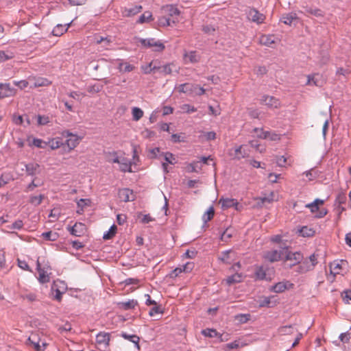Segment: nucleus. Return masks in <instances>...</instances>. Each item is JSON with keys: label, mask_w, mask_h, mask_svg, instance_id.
Returning a JSON list of instances; mask_svg holds the SVG:
<instances>
[{"label": "nucleus", "mask_w": 351, "mask_h": 351, "mask_svg": "<svg viewBox=\"0 0 351 351\" xmlns=\"http://www.w3.org/2000/svg\"><path fill=\"white\" fill-rule=\"evenodd\" d=\"M137 40L145 48L154 47V51L160 52L162 51L165 47V45L159 40H156L155 38H138Z\"/></svg>", "instance_id": "obj_1"}, {"label": "nucleus", "mask_w": 351, "mask_h": 351, "mask_svg": "<svg viewBox=\"0 0 351 351\" xmlns=\"http://www.w3.org/2000/svg\"><path fill=\"white\" fill-rule=\"evenodd\" d=\"M304 259L302 253L300 252H287L286 255L284 257L283 261L285 263L291 261V263L289 265V268H292L295 265H298Z\"/></svg>", "instance_id": "obj_2"}, {"label": "nucleus", "mask_w": 351, "mask_h": 351, "mask_svg": "<svg viewBox=\"0 0 351 351\" xmlns=\"http://www.w3.org/2000/svg\"><path fill=\"white\" fill-rule=\"evenodd\" d=\"M66 289V287L64 281H54L51 285V291L56 292V295L53 296V299L60 302L62 300V295L65 292Z\"/></svg>", "instance_id": "obj_3"}, {"label": "nucleus", "mask_w": 351, "mask_h": 351, "mask_svg": "<svg viewBox=\"0 0 351 351\" xmlns=\"http://www.w3.org/2000/svg\"><path fill=\"white\" fill-rule=\"evenodd\" d=\"M285 256L282 254V251L280 252L278 250H272L267 251L263 255V258L270 263H274L284 259Z\"/></svg>", "instance_id": "obj_4"}, {"label": "nucleus", "mask_w": 351, "mask_h": 351, "mask_svg": "<svg viewBox=\"0 0 351 351\" xmlns=\"http://www.w3.org/2000/svg\"><path fill=\"white\" fill-rule=\"evenodd\" d=\"M294 285L288 280H283L276 283L274 285L269 288V291L280 293L284 292L285 290L292 289Z\"/></svg>", "instance_id": "obj_5"}, {"label": "nucleus", "mask_w": 351, "mask_h": 351, "mask_svg": "<svg viewBox=\"0 0 351 351\" xmlns=\"http://www.w3.org/2000/svg\"><path fill=\"white\" fill-rule=\"evenodd\" d=\"M247 16L250 21L256 23L257 24L263 23L264 20L265 19V16L263 14L259 12L255 8H250L247 12Z\"/></svg>", "instance_id": "obj_6"}, {"label": "nucleus", "mask_w": 351, "mask_h": 351, "mask_svg": "<svg viewBox=\"0 0 351 351\" xmlns=\"http://www.w3.org/2000/svg\"><path fill=\"white\" fill-rule=\"evenodd\" d=\"M162 13L166 16L178 20L180 11L173 5H166L161 8Z\"/></svg>", "instance_id": "obj_7"}, {"label": "nucleus", "mask_w": 351, "mask_h": 351, "mask_svg": "<svg viewBox=\"0 0 351 351\" xmlns=\"http://www.w3.org/2000/svg\"><path fill=\"white\" fill-rule=\"evenodd\" d=\"M67 230L71 235L75 237L83 236L86 232V227L84 223L76 222L74 226L67 227Z\"/></svg>", "instance_id": "obj_8"}, {"label": "nucleus", "mask_w": 351, "mask_h": 351, "mask_svg": "<svg viewBox=\"0 0 351 351\" xmlns=\"http://www.w3.org/2000/svg\"><path fill=\"white\" fill-rule=\"evenodd\" d=\"M119 197L123 202H132L136 198V195L134 193L133 190L128 188H124L119 190L118 192Z\"/></svg>", "instance_id": "obj_9"}, {"label": "nucleus", "mask_w": 351, "mask_h": 351, "mask_svg": "<svg viewBox=\"0 0 351 351\" xmlns=\"http://www.w3.org/2000/svg\"><path fill=\"white\" fill-rule=\"evenodd\" d=\"M46 267H41V265L38 260L36 261V269L38 272L39 273V277H38V281L41 284H45L50 280V278L49 274H47V270L45 269Z\"/></svg>", "instance_id": "obj_10"}, {"label": "nucleus", "mask_w": 351, "mask_h": 351, "mask_svg": "<svg viewBox=\"0 0 351 351\" xmlns=\"http://www.w3.org/2000/svg\"><path fill=\"white\" fill-rule=\"evenodd\" d=\"M261 104H263L269 107L277 108L280 106L279 99L269 95H263L261 99Z\"/></svg>", "instance_id": "obj_11"}, {"label": "nucleus", "mask_w": 351, "mask_h": 351, "mask_svg": "<svg viewBox=\"0 0 351 351\" xmlns=\"http://www.w3.org/2000/svg\"><path fill=\"white\" fill-rule=\"evenodd\" d=\"M142 8L141 5H134L130 8L125 7L122 8L121 12L123 16L131 17L141 12Z\"/></svg>", "instance_id": "obj_12"}, {"label": "nucleus", "mask_w": 351, "mask_h": 351, "mask_svg": "<svg viewBox=\"0 0 351 351\" xmlns=\"http://www.w3.org/2000/svg\"><path fill=\"white\" fill-rule=\"evenodd\" d=\"M280 21L286 25H291L293 23H298L299 18L295 12H290L283 14L280 18Z\"/></svg>", "instance_id": "obj_13"}, {"label": "nucleus", "mask_w": 351, "mask_h": 351, "mask_svg": "<svg viewBox=\"0 0 351 351\" xmlns=\"http://www.w3.org/2000/svg\"><path fill=\"white\" fill-rule=\"evenodd\" d=\"M199 60L200 58L195 51H191L189 52L185 51L183 55V60L185 64L197 63Z\"/></svg>", "instance_id": "obj_14"}, {"label": "nucleus", "mask_w": 351, "mask_h": 351, "mask_svg": "<svg viewBox=\"0 0 351 351\" xmlns=\"http://www.w3.org/2000/svg\"><path fill=\"white\" fill-rule=\"evenodd\" d=\"M110 337V333L101 332L96 336V342L97 344L104 345L106 348L109 346Z\"/></svg>", "instance_id": "obj_15"}, {"label": "nucleus", "mask_w": 351, "mask_h": 351, "mask_svg": "<svg viewBox=\"0 0 351 351\" xmlns=\"http://www.w3.org/2000/svg\"><path fill=\"white\" fill-rule=\"evenodd\" d=\"M299 265L297 271L300 274H304L314 269L313 265H311L308 258L303 259Z\"/></svg>", "instance_id": "obj_16"}, {"label": "nucleus", "mask_w": 351, "mask_h": 351, "mask_svg": "<svg viewBox=\"0 0 351 351\" xmlns=\"http://www.w3.org/2000/svg\"><path fill=\"white\" fill-rule=\"evenodd\" d=\"M244 276L241 273L236 272L235 274L228 276L225 280L228 285L230 286L233 284L239 283L243 281Z\"/></svg>", "instance_id": "obj_17"}, {"label": "nucleus", "mask_w": 351, "mask_h": 351, "mask_svg": "<svg viewBox=\"0 0 351 351\" xmlns=\"http://www.w3.org/2000/svg\"><path fill=\"white\" fill-rule=\"evenodd\" d=\"M346 265H348V261L346 260H340L339 261H335L332 263H330L329 265L330 269V274L335 276L336 274H339V271L334 272L333 270H335L337 269H341L343 266Z\"/></svg>", "instance_id": "obj_18"}, {"label": "nucleus", "mask_w": 351, "mask_h": 351, "mask_svg": "<svg viewBox=\"0 0 351 351\" xmlns=\"http://www.w3.org/2000/svg\"><path fill=\"white\" fill-rule=\"evenodd\" d=\"M138 304V302L135 300H130L127 302H121L117 303V306L119 309L128 311L134 308Z\"/></svg>", "instance_id": "obj_19"}, {"label": "nucleus", "mask_w": 351, "mask_h": 351, "mask_svg": "<svg viewBox=\"0 0 351 351\" xmlns=\"http://www.w3.org/2000/svg\"><path fill=\"white\" fill-rule=\"evenodd\" d=\"M178 21L175 20L174 19H171L169 17L164 16L160 17L158 19V25L160 27H167L171 26L172 25H175Z\"/></svg>", "instance_id": "obj_20"}, {"label": "nucleus", "mask_w": 351, "mask_h": 351, "mask_svg": "<svg viewBox=\"0 0 351 351\" xmlns=\"http://www.w3.org/2000/svg\"><path fill=\"white\" fill-rule=\"evenodd\" d=\"M120 335L125 339H127V340L131 341L132 343H133L134 344V346L137 349H138V350L140 349V346H139L140 338L138 336H137L136 335H128L124 332H122Z\"/></svg>", "instance_id": "obj_21"}, {"label": "nucleus", "mask_w": 351, "mask_h": 351, "mask_svg": "<svg viewBox=\"0 0 351 351\" xmlns=\"http://www.w3.org/2000/svg\"><path fill=\"white\" fill-rule=\"evenodd\" d=\"M79 143L80 138L77 134H71V136L68 138L65 141V144L68 146L69 150L73 149Z\"/></svg>", "instance_id": "obj_22"}, {"label": "nucleus", "mask_w": 351, "mask_h": 351, "mask_svg": "<svg viewBox=\"0 0 351 351\" xmlns=\"http://www.w3.org/2000/svg\"><path fill=\"white\" fill-rule=\"evenodd\" d=\"M119 164L120 165V171L122 172H132V162L126 158H120Z\"/></svg>", "instance_id": "obj_23"}, {"label": "nucleus", "mask_w": 351, "mask_h": 351, "mask_svg": "<svg viewBox=\"0 0 351 351\" xmlns=\"http://www.w3.org/2000/svg\"><path fill=\"white\" fill-rule=\"evenodd\" d=\"M219 204H221V208L227 209L238 204L237 200L232 198H221L219 201Z\"/></svg>", "instance_id": "obj_24"}, {"label": "nucleus", "mask_w": 351, "mask_h": 351, "mask_svg": "<svg viewBox=\"0 0 351 351\" xmlns=\"http://www.w3.org/2000/svg\"><path fill=\"white\" fill-rule=\"evenodd\" d=\"M304 8V12L306 14H311V15L315 16L317 17H322L324 16V12L322 10H320L317 8H314V7H311V6H306Z\"/></svg>", "instance_id": "obj_25"}, {"label": "nucleus", "mask_w": 351, "mask_h": 351, "mask_svg": "<svg viewBox=\"0 0 351 351\" xmlns=\"http://www.w3.org/2000/svg\"><path fill=\"white\" fill-rule=\"evenodd\" d=\"M91 201L90 199H80L77 202V206L78 209L76 213L79 215H82L84 213V209L86 206H90Z\"/></svg>", "instance_id": "obj_26"}, {"label": "nucleus", "mask_w": 351, "mask_h": 351, "mask_svg": "<svg viewBox=\"0 0 351 351\" xmlns=\"http://www.w3.org/2000/svg\"><path fill=\"white\" fill-rule=\"evenodd\" d=\"M31 136L27 137V141H29V146H35L38 148L45 149L47 146V143L46 141H43L40 138H33L32 142H30Z\"/></svg>", "instance_id": "obj_27"}, {"label": "nucleus", "mask_w": 351, "mask_h": 351, "mask_svg": "<svg viewBox=\"0 0 351 351\" xmlns=\"http://www.w3.org/2000/svg\"><path fill=\"white\" fill-rule=\"evenodd\" d=\"M248 156L247 152L244 149L243 145H240L235 148L234 158L240 160Z\"/></svg>", "instance_id": "obj_28"}, {"label": "nucleus", "mask_w": 351, "mask_h": 351, "mask_svg": "<svg viewBox=\"0 0 351 351\" xmlns=\"http://www.w3.org/2000/svg\"><path fill=\"white\" fill-rule=\"evenodd\" d=\"M69 25H70V23L67 24L66 27H65V25H57L53 28V29L52 31L53 35L56 36H62L64 33H65L67 31Z\"/></svg>", "instance_id": "obj_29"}, {"label": "nucleus", "mask_w": 351, "mask_h": 351, "mask_svg": "<svg viewBox=\"0 0 351 351\" xmlns=\"http://www.w3.org/2000/svg\"><path fill=\"white\" fill-rule=\"evenodd\" d=\"M134 69L135 66L134 65H132L128 62H124L123 60H121L118 66V69L121 72H131L134 70Z\"/></svg>", "instance_id": "obj_30"}, {"label": "nucleus", "mask_w": 351, "mask_h": 351, "mask_svg": "<svg viewBox=\"0 0 351 351\" xmlns=\"http://www.w3.org/2000/svg\"><path fill=\"white\" fill-rule=\"evenodd\" d=\"M47 145H49L50 148L53 150L56 149L64 145V143L62 141V139L60 138H53L49 139V141L47 142Z\"/></svg>", "instance_id": "obj_31"}, {"label": "nucleus", "mask_w": 351, "mask_h": 351, "mask_svg": "<svg viewBox=\"0 0 351 351\" xmlns=\"http://www.w3.org/2000/svg\"><path fill=\"white\" fill-rule=\"evenodd\" d=\"M38 168L39 165L37 163H28L25 165L26 173L29 176H34Z\"/></svg>", "instance_id": "obj_32"}, {"label": "nucleus", "mask_w": 351, "mask_h": 351, "mask_svg": "<svg viewBox=\"0 0 351 351\" xmlns=\"http://www.w3.org/2000/svg\"><path fill=\"white\" fill-rule=\"evenodd\" d=\"M153 20H154V19H153L152 12L149 11H146L143 14H141L140 16V17L138 18V19L137 21V23H144L146 22L152 21Z\"/></svg>", "instance_id": "obj_33"}, {"label": "nucleus", "mask_w": 351, "mask_h": 351, "mask_svg": "<svg viewBox=\"0 0 351 351\" xmlns=\"http://www.w3.org/2000/svg\"><path fill=\"white\" fill-rule=\"evenodd\" d=\"M261 135L262 136H260L261 139L269 138L271 141H274L280 140V137H279L278 134H277L275 132L265 131V132H262Z\"/></svg>", "instance_id": "obj_34"}, {"label": "nucleus", "mask_w": 351, "mask_h": 351, "mask_svg": "<svg viewBox=\"0 0 351 351\" xmlns=\"http://www.w3.org/2000/svg\"><path fill=\"white\" fill-rule=\"evenodd\" d=\"M117 226L114 224H113L110 228V229L106 232H105L104 234L103 239L104 240H109V239H112L117 233Z\"/></svg>", "instance_id": "obj_35"}, {"label": "nucleus", "mask_w": 351, "mask_h": 351, "mask_svg": "<svg viewBox=\"0 0 351 351\" xmlns=\"http://www.w3.org/2000/svg\"><path fill=\"white\" fill-rule=\"evenodd\" d=\"M300 234L304 237H313L315 234V230L307 226H303L300 230Z\"/></svg>", "instance_id": "obj_36"}, {"label": "nucleus", "mask_w": 351, "mask_h": 351, "mask_svg": "<svg viewBox=\"0 0 351 351\" xmlns=\"http://www.w3.org/2000/svg\"><path fill=\"white\" fill-rule=\"evenodd\" d=\"M278 331L281 335H288L293 332V327L292 325H287L280 326Z\"/></svg>", "instance_id": "obj_37"}, {"label": "nucleus", "mask_w": 351, "mask_h": 351, "mask_svg": "<svg viewBox=\"0 0 351 351\" xmlns=\"http://www.w3.org/2000/svg\"><path fill=\"white\" fill-rule=\"evenodd\" d=\"M215 215V210L213 206H210L208 210L203 215L202 220L206 224L208 221H210Z\"/></svg>", "instance_id": "obj_38"}, {"label": "nucleus", "mask_w": 351, "mask_h": 351, "mask_svg": "<svg viewBox=\"0 0 351 351\" xmlns=\"http://www.w3.org/2000/svg\"><path fill=\"white\" fill-rule=\"evenodd\" d=\"M132 114L133 120L137 121L143 117V111L138 107H134L132 110Z\"/></svg>", "instance_id": "obj_39"}, {"label": "nucleus", "mask_w": 351, "mask_h": 351, "mask_svg": "<svg viewBox=\"0 0 351 351\" xmlns=\"http://www.w3.org/2000/svg\"><path fill=\"white\" fill-rule=\"evenodd\" d=\"M254 275L258 280H262L266 278V271L263 266L256 267Z\"/></svg>", "instance_id": "obj_40"}, {"label": "nucleus", "mask_w": 351, "mask_h": 351, "mask_svg": "<svg viewBox=\"0 0 351 351\" xmlns=\"http://www.w3.org/2000/svg\"><path fill=\"white\" fill-rule=\"evenodd\" d=\"M42 237L47 241H55L58 237L57 232H53L52 231H48L43 232Z\"/></svg>", "instance_id": "obj_41"}, {"label": "nucleus", "mask_w": 351, "mask_h": 351, "mask_svg": "<svg viewBox=\"0 0 351 351\" xmlns=\"http://www.w3.org/2000/svg\"><path fill=\"white\" fill-rule=\"evenodd\" d=\"M23 300H27V301L32 302L37 300V295L35 293L29 292L26 293H22L20 295Z\"/></svg>", "instance_id": "obj_42"}, {"label": "nucleus", "mask_w": 351, "mask_h": 351, "mask_svg": "<svg viewBox=\"0 0 351 351\" xmlns=\"http://www.w3.org/2000/svg\"><path fill=\"white\" fill-rule=\"evenodd\" d=\"M44 198L45 195L42 194L38 196L32 195L30 197L29 202L35 206H38L42 203V201Z\"/></svg>", "instance_id": "obj_43"}, {"label": "nucleus", "mask_w": 351, "mask_h": 351, "mask_svg": "<svg viewBox=\"0 0 351 351\" xmlns=\"http://www.w3.org/2000/svg\"><path fill=\"white\" fill-rule=\"evenodd\" d=\"M202 335L208 337H217L219 332L215 329L206 328L202 331Z\"/></svg>", "instance_id": "obj_44"}, {"label": "nucleus", "mask_w": 351, "mask_h": 351, "mask_svg": "<svg viewBox=\"0 0 351 351\" xmlns=\"http://www.w3.org/2000/svg\"><path fill=\"white\" fill-rule=\"evenodd\" d=\"M174 66H175V64L173 62L166 64L162 66L160 73H163L165 75H169L173 71L172 67H174Z\"/></svg>", "instance_id": "obj_45"}, {"label": "nucleus", "mask_w": 351, "mask_h": 351, "mask_svg": "<svg viewBox=\"0 0 351 351\" xmlns=\"http://www.w3.org/2000/svg\"><path fill=\"white\" fill-rule=\"evenodd\" d=\"M108 161L112 163H119L120 158L117 156V152L107 153Z\"/></svg>", "instance_id": "obj_46"}, {"label": "nucleus", "mask_w": 351, "mask_h": 351, "mask_svg": "<svg viewBox=\"0 0 351 351\" xmlns=\"http://www.w3.org/2000/svg\"><path fill=\"white\" fill-rule=\"evenodd\" d=\"M185 93L189 95L195 94V88H197V84L191 83H185Z\"/></svg>", "instance_id": "obj_47"}, {"label": "nucleus", "mask_w": 351, "mask_h": 351, "mask_svg": "<svg viewBox=\"0 0 351 351\" xmlns=\"http://www.w3.org/2000/svg\"><path fill=\"white\" fill-rule=\"evenodd\" d=\"M260 42L261 44L269 47L271 46L273 43H274V40L270 36H262L261 37Z\"/></svg>", "instance_id": "obj_48"}, {"label": "nucleus", "mask_w": 351, "mask_h": 351, "mask_svg": "<svg viewBox=\"0 0 351 351\" xmlns=\"http://www.w3.org/2000/svg\"><path fill=\"white\" fill-rule=\"evenodd\" d=\"M250 314H239L235 316V320L237 321L240 324L246 323L250 320Z\"/></svg>", "instance_id": "obj_49"}, {"label": "nucleus", "mask_w": 351, "mask_h": 351, "mask_svg": "<svg viewBox=\"0 0 351 351\" xmlns=\"http://www.w3.org/2000/svg\"><path fill=\"white\" fill-rule=\"evenodd\" d=\"M141 216H142L141 222L144 224L148 223L155 220L153 217L150 216L149 214L143 215L141 213H138V217L140 218Z\"/></svg>", "instance_id": "obj_50"}, {"label": "nucleus", "mask_w": 351, "mask_h": 351, "mask_svg": "<svg viewBox=\"0 0 351 351\" xmlns=\"http://www.w3.org/2000/svg\"><path fill=\"white\" fill-rule=\"evenodd\" d=\"M232 252L231 250H226L221 252L219 259L225 263H230L228 260L230 258V254Z\"/></svg>", "instance_id": "obj_51"}, {"label": "nucleus", "mask_w": 351, "mask_h": 351, "mask_svg": "<svg viewBox=\"0 0 351 351\" xmlns=\"http://www.w3.org/2000/svg\"><path fill=\"white\" fill-rule=\"evenodd\" d=\"M51 83V81H49L47 78H38V80H36V81L35 82V86H46L49 85Z\"/></svg>", "instance_id": "obj_52"}, {"label": "nucleus", "mask_w": 351, "mask_h": 351, "mask_svg": "<svg viewBox=\"0 0 351 351\" xmlns=\"http://www.w3.org/2000/svg\"><path fill=\"white\" fill-rule=\"evenodd\" d=\"M9 229L21 230L23 227V222L21 219H18L14 221L12 225L7 226Z\"/></svg>", "instance_id": "obj_53"}, {"label": "nucleus", "mask_w": 351, "mask_h": 351, "mask_svg": "<svg viewBox=\"0 0 351 351\" xmlns=\"http://www.w3.org/2000/svg\"><path fill=\"white\" fill-rule=\"evenodd\" d=\"M28 341L31 343V344H32L34 347V349L36 350V351H44L45 347L47 346V343H43V346L44 347V348H41V346H40L39 344V342H36L35 341H34L33 339H32L30 337L28 338Z\"/></svg>", "instance_id": "obj_54"}, {"label": "nucleus", "mask_w": 351, "mask_h": 351, "mask_svg": "<svg viewBox=\"0 0 351 351\" xmlns=\"http://www.w3.org/2000/svg\"><path fill=\"white\" fill-rule=\"evenodd\" d=\"M14 56L12 52L5 53L3 51H0V62L6 61L12 58Z\"/></svg>", "instance_id": "obj_55"}, {"label": "nucleus", "mask_w": 351, "mask_h": 351, "mask_svg": "<svg viewBox=\"0 0 351 351\" xmlns=\"http://www.w3.org/2000/svg\"><path fill=\"white\" fill-rule=\"evenodd\" d=\"M289 247H290L286 243V242H284L283 241H282V243H279V250H278L280 252L282 251L283 256H285L287 252H290Z\"/></svg>", "instance_id": "obj_56"}, {"label": "nucleus", "mask_w": 351, "mask_h": 351, "mask_svg": "<svg viewBox=\"0 0 351 351\" xmlns=\"http://www.w3.org/2000/svg\"><path fill=\"white\" fill-rule=\"evenodd\" d=\"M49 122V118L47 116L38 115V124L40 125H47Z\"/></svg>", "instance_id": "obj_57"}, {"label": "nucleus", "mask_w": 351, "mask_h": 351, "mask_svg": "<svg viewBox=\"0 0 351 351\" xmlns=\"http://www.w3.org/2000/svg\"><path fill=\"white\" fill-rule=\"evenodd\" d=\"M182 272V267H176L173 270H172L170 274L168 275V276L171 278H176L177 276H179L180 274Z\"/></svg>", "instance_id": "obj_58"}, {"label": "nucleus", "mask_w": 351, "mask_h": 351, "mask_svg": "<svg viewBox=\"0 0 351 351\" xmlns=\"http://www.w3.org/2000/svg\"><path fill=\"white\" fill-rule=\"evenodd\" d=\"M154 62H151L147 65L141 66V69L145 74H150L152 72V66Z\"/></svg>", "instance_id": "obj_59"}, {"label": "nucleus", "mask_w": 351, "mask_h": 351, "mask_svg": "<svg viewBox=\"0 0 351 351\" xmlns=\"http://www.w3.org/2000/svg\"><path fill=\"white\" fill-rule=\"evenodd\" d=\"M249 143L252 147L255 148L257 151H258L261 153L263 152L265 150V149L263 147L261 148V145L258 144L256 141H250Z\"/></svg>", "instance_id": "obj_60"}, {"label": "nucleus", "mask_w": 351, "mask_h": 351, "mask_svg": "<svg viewBox=\"0 0 351 351\" xmlns=\"http://www.w3.org/2000/svg\"><path fill=\"white\" fill-rule=\"evenodd\" d=\"M18 265L20 268L24 270L32 271V269H30L29 265L25 261H21L18 259Z\"/></svg>", "instance_id": "obj_61"}, {"label": "nucleus", "mask_w": 351, "mask_h": 351, "mask_svg": "<svg viewBox=\"0 0 351 351\" xmlns=\"http://www.w3.org/2000/svg\"><path fill=\"white\" fill-rule=\"evenodd\" d=\"M276 163L279 167H285L287 163V158L283 156H277Z\"/></svg>", "instance_id": "obj_62"}, {"label": "nucleus", "mask_w": 351, "mask_h": 351, "mask_svg": "<svg viewBox=\"0 0 351 351\" xmlns=\"http://www.w3.org/2000/svg\"><path fill=\"white\" fill-rule=\"evenodd\" d=\"M350 334L349 332H344V333H341L339 335V338L340 341L343 343H349L350 339Z\"/></svg>", "instance_id": "obj_63"}, {"label": "nucleus", "mask_w": 351, "mask_h": 351, "mask_svg": "<svg viewBox=\"0 0 351 351\" xmlns=\"http://www.w3.org/2000/svg\"><path fill=\"white\" fill-rule=\"evenodd\" d=\"M345 296L343 297V301L346 304H350V301H351V290H346L343 291Z\"/></svg>", "instance_id": "obj_64"}]
</instances>
